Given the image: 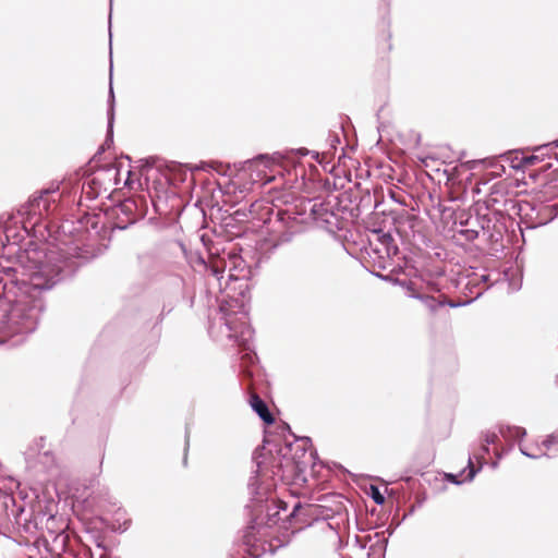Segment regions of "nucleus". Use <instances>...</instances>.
I'll use <instances>...</instances> for the list:
<instances>
[{"label":"nucleus","mask_w":558,"mask_h":558,"mask_svg":"<svg viewBox=\"0 0 558 558\" xmlns=\"http://www.w3.org/2000/svg\"><path fill=\"white\" fill-rule=\"evenodd\" d=\"M445 275V269L442 267H437L433 272H430V276L435 278H440Z\"/></svg>","instance_id":"49530a36"},{"label":"nucleus","mask_w":558,"mask_h":558,"mask_svg":"<svg viewBox=\"0 0 558 558\" xmlns=\"http://www.w3.org/2000/svg\"><path fill=\"white\" fill-rule=\"evenodd\" d=\"M481 470L482 466L476 468L472 465V458L470 456L469 464L464 470L460 473H444V480L453 485H461L463 483L472 482Z\"/></svg>","instance_id":"412c9836"},{"label":"nucleus","mask_w":558,"mask_h":558,"mask_svg":"<svg viewBox=\"0 0 558 558\" xmlns=\"http://www.w3.org/2000/svg\"><path fill=\"white\" fill-rule=\"evenodd\" d=\"M89 522L86 524V532L87 533H93V539H94V544L96 545L97 548L101 549L102 553L99 555V558H107V556L109 555V549L108 547L106 546L105 544V538L104 536H101L98 532L96 531H92L89 527Z\"/></svg>","instance_id":"c756f323"},{"label":"nucleus","mask_w":558,"mask_h":558,"mask_svg":"<svg viewBox=\"0 0 558 558\" xmlns=\"http://www.w3.org/2000/svg\"><path fill=\"white\" fill-rule=\"evenodd\" d=\"M390 197L397 204H400V205H404L405 204L404 201L401 197H399L395 192L390 193Z\"/></svg>","instance_id":"09e8293b"},{"label":"nucleus","mask_w":558,"mask_h":558,"mask_svg":"<svg viewBox=\"0 0 558 558\" xmlns=\"http://www.w3.org/2000/svg\"><path fill=\"white\" fill-rule=\"evenodd\" d=\"M498 203H500L499 198L495 196V192H492L486 201V208L493 209Z\"/></svg>","instance_id":"37998d69"},{"label":"nucleus","mask_w":558,"mask_h":558,"mask_svg":"<svg viewBox=\"0 0 558 558\" xmlns=\"http://www.w3.org/2000/svg\"><path fill=\"white\" fill-rule=\"evenodd\" d=\"M367 495L373 499L376 505L383 506L386 502L385 495L380 492L377 485L371 484Z\"/></svg>","instance_id":"7c9ffc66"},{"label":"nucleus","mask_w":558,"mask_h":558,"mask_svg":"<svg viewBox=\"0 0 558 558\" xmlns=\"http://www.w3.org/2000/svg\"><path fill=\"white\" fill-rule=\"evenodd\" d=\"M108 23H111V15L109 16ZM110 25H111V24H109V26H110Z\"/></svg>","instance_id":"0e129e2a"},{"label":"nucleus","mask_w":558,"mask_h":558,"mask_svg":"<svg viewBox=\"0 0 558 558\" xmlns=\"http://www.w3.org/2000/svg\"><path fill=\"white\" fill-rule=\"evenodd\" d=\"M374 275L376 277H378L379 279L384 280V281H389V282H391L393 284L401 286L402 288L408 290L410 293H412V291L415 288V284L412 281H410V280H401V279L395 277L391 274H388V275L374 274Z\"/></svg>","instance_id":"cd10ccee"},{"label":"nucleus","mask_w":558,"mask_h":558,"mask_svg":"<svg viewBox=\"0 0 558 558\" xmlns=\"http://www.w3.org/2000/svg\"><path fill=\"white\" fill-rule=\"evenodd\" d=\"M219 263L221 264V266H220V265H218V264H215V265H210V266H209V271H210V272H211V275H213L214 277H216L218 280H220V279L222 278L223 272H225V270H226V269H225V264H222L220 260H219Z\"/></svg>","instance_id":"4c0bfd02"},{"label":"nucleus","mask_w":558,"mask_h":558,"mask_svg":"<svg viewBox=\"0 0 558 558\" xmlns=\"http://www.w3.org/2000/svg\"><path fill=\"white\" fill-rule=\"evenodd\" d=\"M142 162H143V168L144 169L148 170V169H151V168L155 167L153 158L144 159V160H142Z\"/></svg>","instance_id":"a18cd8bd"},{"label":"nucleus","mask_w":558,"mask_h":558,"mask_svg":"<svg viewBox=\"0 0 558 558\" xmlns=\"http://www.w3.org/2000/svg\"><path fill=\"white\" fill-rule=\"evenodd\" d=\"M185 445H184V457H183V464L186 465L187 463V451H189V447H190V430L189 428L186 427L185 428Z\"/></svg>","instance_id":"79ce46f5"},{"label":"nucleus","mask_w":558,"mask_h":558,"mask_svg":"<svg viewBox=\"0 0 558 558\" xmlns=\"http://www.w3.org/2000/svg\"><path fill=\"white\" fill-rule=\"evenodd\" d=\"M494 210V215L495 216H500L502 217V213L499 210V209H493Z\"/></svg>","instance_id":"3c124183"},{"label":"nucleus","mask_w":558,"mask_h":558,"mask_svg":"<svg viewBox=\"0 0 558 558\" xmlns=\"http://www.w3.org/2000/svg\"><path fill=\"white\" fill-rule=\"evenodd\" d=\"M84 185L78 179L50 181L37 190V292L48 291L75 272L62 246L78 240L73 221L63 220L65 210L80 204Z\"/></svg>","instance_id":"f257e3e1"},{"label":"nucleus","mask_w":558,"mask_h":558,"mask_svg":"<svg viewBox=\"0 0 558 558\" xmlns=\"http://www.w3.org/2000/svg\"><path fill=\"white\" fill-rule=\"evenodd\" d=\"M508 203H510L512 205V207L514 206L513 202L512 201H509V199H505L504 201V205L506 206Z\"/></svg>","instance_id":"6e6d98bb"},{"label":"nucleus","mask_w":558,"mask_h":558,"mask_svg":"<svg viewBox=\"0 0 558 558\" xmlns=\"http://www.w3.org/2000/svg\"><path fill=\"white\" fill-rule=\"evenodd\" d=\"M306 214L305 210H298L294 208H286L279 209L277 211V221L281 225V227L293 226L295 228H301V225L304 222L302 218Z\"/></svg>","instance_id":"4be33fe9"},{"label":"nucleus","mask_w":558,"mask_h":558,"mask_svg":"<svg viewBox=\"0 0 558 558\" xmlns=\"http://www.w3.org/2000/svg\"><path fill=\"white\" fill-rule=\"evenodd\" d=\"M36 544H37V551H39L40 546H44L47 549L48 539L46 537H40L37 535Z\"/></svg>","instance_id":"c03bdc74"},{"label":"nucleus","mask_w":558,"mask_h":558,"mask_svg":"<svg viewBox=\"0 0 558 558\" xmlns=\"http://www.w3.org/2000/svg\"><path fill=\"white\" fill-rule=\"evenodd\" d=\"M274 230L269 238H265L257 243V253L255 254V267L260 268L263 264L269 262L272 254L282 245L290 244L302 228L293 226L281 227Z\"/></svg>","instance_id":"9d476101"},{"label":"nucleus","mask_w":558,"mask_h":558,"mask_svg":"<svg viewBox=\"0 0 558 558\" xmlns=\"http://www.w3.org/2000/svg\"><path fill=\"white\" fill-rule=\"evenodd\" d=\"M558 143L557 142H553V143H549V144H546V145H543L541 147L537 148V151H543V150H546V154L547 155H554L555 159L558 161Z\"/></svg>","instance_id":"c9c22d12"},{"label":"nucleus","mask_w":558,"mask_h":558,"mask_svg":"<svg viewBox=\"0 0 558 558\" xmlns=\"http://www.w3.org/2000/svg\"><path fill=\"white\" fill-rule=\"evenodd\" d=\"M538 160H539V155L533 154L531 156L524 157L519 165H512L511 167L514 169H520V168H523L526 166H532V165L536 163Z\"/></svg>","instance_id":"f704fd0d"},{"label":"nucleus","mask_w":558,"mask_h":558,"mask_svg":"<svg viewBox=\"0 0 558 558\" xmlns=\"http://www.w3.org/2000/svg\"><path fill=\"white\" fill-rule=\"evenodd\" d=\"M477 219L480 220V225L482 226L481 230L489 229L492 219L487 215L476 214Z\"/></svg>","instance_id":"a19ab883"},{"label":"nucleus","mask_w":558,"mask_h":558,"mask_svg":"<svg viewBox=\"0 0 558 558\" xmlns=\"http://www.w3.org/2000/svg\"><path fill=\"white\" fill-rule=\"evenodd\" d=\"M386 492H387V495H388V496H391V494H392V492H393V490L391 489V490H386Z\"/></svg>","instance_id":"052dcab7"},{"label":"nucleus","mask_w":558,"mask_h":558,"mask_svg":"<svg viewBox=\"0 0 558 558\" xmlns=\"http://www.w3.org/2000/svg\"><path fill=\"white\" fill-rule=\"evenodd\" d=\"M356 206L360 211L369 208L376 209L379 206V202L374 195L371 194L369 190H365L362 192V195L360 196V201Z\"/></svg>","instance_id":"bb28decb"},{"label":"nucleus","mask_w":558,"mask_h":558,"mask_svg":"<svg viewBox=\"0 0 558 558\" xmlns=\"http://www.w3.org/2000/svg\"><path fill=\"white\" fill-rule=\"evenodd\" d=\"M248 402L252 410L266 425H271L275 423V418L271 415L267 403L258 395L252 393L250 396Z\"/></svg>","instance_id":"b1692460"},{"label":"nucleus","mask_w":558,"mask_h":558,"mask_svg":"<svg viewBox=\"0 0 558 558\" xmlns=\"http://www.w3.org/2000/svg\"><path fill=\"white\" fill-rule=\"evenodd\" d=\"M471 216L472 215L466 210H460V211L456 213L453 226L454 227L459 226L460 228H466Z\"/></svg>","instance_id":"473e14b6"},{"label":"nucleus","mask_w":558,"mask_h":558,"mask_svg":"<svg viewBox=\"0 0 558 558\" xmlns=\"http://www.w3.org/2000/svg\"><path fill=\"white\" fill-rule=\"evenodd\" d=\"M327 142L329 144V150L320 154V156H323V159H322L323 161L325 160L327 155H330L331 151L337 150L338 145H340V143H341V140H340V136L338 133H329Z\"/></svg>","instance_id":"2f4dec72"},{"label":"nucleus","mask_w":558,"mask_h":558,"mask_svg":"<svg viewBox=\"0 0 558 558\" xmlns=\"http://www.w3.org/2000/svg\"><path fill=\"white\" fill-rule=\"evenodd\" d=\"M37 463L43 465L48 475V478L41 483V493L49 483H53L56 485L54 480L59 476L60 470L56 462V458L50 450H46L44 453H40L37 449Z\"/></svg>","instance_id":"6ab92c4d"},{"label":"nucleus","mask_w":558,"mask_h":558,"mask_svg":"<svg viewBox=\"0 0 558 558\" xmlns=\"http://www.w3.org/2000/svg\"><path fill=\"white\" fill-rule=\"evenodd\" d=\"M244 233V230L239 228L236 232H234L235 235H242Z\"/></svg>","instance_id":"5fc2aeb1"},{"label":"nucleus","mask_w":558,"mask_h":558,"mask_svg":"<svg viewBox=\"0 0 558 558\" xmlns=\"http://www.w3.org/2000/svg\"><path fill=\"white\" fill-rule=\"evenodd\" d=\"M112 53L110 52V77H109V90H108V99H107V133L104 145L111 146L113 145V126L116 120V96L112 84Z\"/></svg>","instance_id":"f3484780"},{"label":"nucleus","mask_w":558,"mask_h":558,"mask_svg":"<svg viewBox=\"0 0 558 558\" xmlns=\"http://www.w3.org/2000/svg\"><path fill=\"white\" fill-rule=\"evenodd\" d=\"M137 267L140 275L148 281L158 280L163 276V264L155 253L138 254Z\"/></svg>","instance_id":"2eb2a0df"},{"label":"nucleus","mask_w":558,"mask_h":558,"mask_svg":"<svg viewBox=\"0 0 558 558\" xmlns=\"http://www.w3.org/2000/svg\"><path fill=\"white\" fill-rule=\"evenodd\" d=\"M60 499V492L53 483H49L41 493L37 492V527L46 520V527L51 534H54L56 514Z\"/></svg>","instance_id":"9b49d317"},{"label":"nucleus","mask_w":558,"mask_h":558,"mask_svg":"<svg viewBox=\"0 0 558 558\" xmlns=\"http://www.w3.org/2000/svg\"><path fill=\"white\" fill-rule=\"evenodd\" d=\"M423 502H424V498H423V499L417 500V501H416V504H415L414 506H416V508H417V507H421V506L423 505Z\"/></svg>","instance_id":"603ef678"},{"label":"nucleus","mask_w":558,"mask_h":558,"mask_svg":"<svg viewBox=\"0 0 558 558\" xmlns=\"http://www.w3.org/2000/svg\"><path fill=\"white\" fill-rule=\"evenodd\" d=\"M251 215L252 209H247L245 207L238 208L229 216V218H227L226 227L231 228L235 227L238 223L241 225L243 222H247Z\"/></svg>","instance_id":"a878e982"},{"label":"nucleus","mask_w":558,"mask_h":558,"mask_svg":"<svg viewBox=\"0 0 558 558\" xmlns=\"http://www.w3.org/2000/svg\"><path fill=\"white\" fill-rule=\"evenodd\" d=\"M549 167H550V163H547V165L543 166L544 169L545 168H549Z\"/></svg>","instance_id":"680f3d73"},{"label":"nucleus","mask_w":558,"mask_h":558,"mask_svg":"<svg viewBox=\"0 0 558 558\" xmlns=\"http://www.w3.org/2000/svg\"><path fill=\"white\" fill-rule=\"evenodd\" d=\"M498 433L495 432H482L480 435V445L477 447L478 454H475V459L480 462V466L483 468L485 463V457L490 453V446L499 448V435L509 442L522 441L526 436V429L521 426L510 425L506 423H499L497 425Z\"/></svg>","instance_id":"1a4fd4ad"},{"label":"nucleus","mask_w":558,"mask_h":558,"mask_svg":"<svg viewBox=\"0 0 558 558\" xmlns=\"http://www.w3.org/2000/svg\"><path fill=\"white\" fill-rule=\"evenodd\" d=\"M173 308H174L173 302H165L162 305L161 312L157 317L156 324L161 323L163 320V318L166 317V315L171 313Z\"/></svg>","instance_id":"e433bc0d"},{"label":"nucleus","mask_w":558,"mask_h":558,"mask_svg":"<svg viewBox=\"0 0 558 558\" xmlns=\"http://www.w3.org/2000/svg\"><path fill=\"white\" fill-rule=\"evenodd\" d=\"M369 232L376 235L377 242L384 247V251L388 257H392L399 254V247L390 231H385L381 227H374L369 229Z\"/></svg>","instance_id":"aec40b11"},{"label":"nucleus","mask_w":558,"mask_h":558,"mask_svg":"<svg viewBox=\"0 0 558 558\" xmlns=\"http://www.w3.org/2000/svg\"><path fill=\"white\" fill-rule=\"evenodd\" d=\"M225 326L229 330L228 337L233 339L241 349V371L240 375L243 377H251L254 375V367H257L258 356L251 347V341L254 336V329L248 324L245 314L238 318L233 315L225 316Z\"/></svg>","instance_id":"0eeeda50"},{"label":"nucleus","mask_w":558,"mask_h":558,"mask_svg":"<svg viewBox=\"0 0 558 558\" xmlns=\"http://www.w3.org/2000/svg\"><path fill=\"white\" fill-rule=\"evenodd\" d=\"M35 264L14 268L12 301L0 295V344L24 343L35 331Z\"/></svg>","instance_id":"7ed1b4c3"},{"label":"nucleus","mask_w":558,"mask_h":558,"mask_svg":"<svg viewBox=\"0 0 558 558\" xmlns=\"http://www.w3.org/2000/svg\"><path fill=\"white\" fill-rule=\"evenodd\" d=\"M307 155H311L315 160H317L319 163L323 162L320 160V153L316 150H310L305 147L300 148H292L284 153L282 151H275L274 154H258L251 160H247L246 163L250 165V167L263 165L267 169H272L276 166H282L284 162L287 163H294L295 160L305 157Z\"/></svg>","instance_id":"f8f14e48"},{"label":"nucleus","mask_w":558,"mask_h":558,"mask_svg":"<svg viewBox=\"0 0 558 558\" xmlns=\"http://www.w3.org/2000/svg\"><path fill=\"white\" fill-rule=\"evenodd\" d=\"M366 544H367V542H366V541H364L363 543H360V547H361V548H365V547H366Z\"/></svg>","instance_id":"4d7b16f0"},{"label":"nucleus","mask_w":558,"mask_h":558,"mask_svg":"<svg viewBox=\"0 0 558 558\" xmlns=\"http://www.w3.org/2000/svg\"><path fill=\"white\" fill-rule=\"evenodd\" d=\"M11 238H20L23 239L24 236L16 233L14 229L7 225V222L0 221V244L5 245V243L10 242Z\"/></svg>","instance_id":"c85d7f7f"},{"label":"nucleus","mask_w":558,"mask_h":558,"mask_svg":"<svg viewBox=\"0 0 558 558\" xmlns=\"http://www.w3.org/2000/svg\"><path fill=\"white\" fill-rule=\"evenodd\" d=\"M96 480L90 478L88 484L76 487L70 496L73 514L87 524L89 518L95 515L104 521L98 514L107 510L109 506H116V498L110 494L106 485L95 484Z\"/></svg>","instance_id":"39448f33"},{"label":"nucleus","mask_w":558,"mask_h":558,"mask_svg":"<svg viewBox=\"0 0 558 558\" xmlns=\"http://www.w3.org/2000/svg\"><path fill=\"white\" fill-rule=\"evenodd\" d=\"M512 448H513V444L512 442H510L505 448H501V447L500 448H495L494 453H495L496 460L490 463V466L493 469H496L498 466V464H499V460H501L504 458V456L507 454Z\"/></svg>","instance_id":"72a5a7b5"},{"label":"nucleus","mask_w":558,"mask_h":558,"mask_svg":"<svg viewBox=\"0 0 558 558\" xmlns=\"http://www.w3.org/2000/svg\"><path fill=\"white\" fill-rule=\"evenodd\" d=\"M290 434L295 438L296 441H301V445L294 446V449L292 451V457L294 458V461L299 462H307L310 463L311 460L317 459V452L311 451L308 458H307V447L312 446V439L308 436H303L300 438H296L292 432Z\"/></svg>","instance_id":"5701e85b"},{"label":"nucleus","mask_w":558,"mask_h":558,"mask_svg":"<svg viewBox=\"0 0 558 558\" xmlns=\"http://www.w3.org/2000/svg\"><path fill=\"white\" fill-rule=\"evenodd\" d=\"M145 197L133 195L113 205L106 214L112 230H125L147 214Z\"/></svg>","instance_id":"6e6552de"},{"label":"nucleus","mask_w":558,"mask_h":558,"mask_svg":"<svg viewBox=\"0 0 558 558\" xmlns=\"http://www.w3.org/2000/svg\"><path fill=\"white\" fill-rule=\"evenodd\" d=\"M542 445L546 449H550L553 446L558 445V433H553V434L546 436V438L543 440ZM557 451H558V447H557Z\"/></svg>","instance_id":"58836bf2"},{"label":"nucleus","mask_w":558,"mask_h":558,"mask_svg":"<svg viewBox=\"0 0 558 558\" xmlns=\"http://www.w3.org/2000/svg\"><path fill=\"white\" fill-rule=\"evenodd\" d=\"M34 202L35 198L31 196L27 203L17 210V216L14 217V219H16L15 223L20 222L24 233L29 238L28 245H33L35 243V220H33L32 217Z\"/></svg>","instance_id":"a211bd4d"},{"label":"nucleus","mask_w":558,"mask_h":558,"mask_svg":"<svg viewBox=\"0 0 558 558\" xmlns=\"http://www.w3.org/2000/svg\"><path fill=\"white\" fill-rule=\"evenodd\" d=\"M133 184H134V180L132 179V172H131V170H128V177L124 181V185L132 187Z\"/></svg>","instance_id":"de8ad7c7"},{"label":"nucleus","mask_w":558,"mask_h":558,"mask_svg":"<svg viewBox=\"0 0 558 558\" xmlns=\"http://www.w3.org/2000/svg\"><path fill=\"white\" fill-rule=\"evenodd\" d=\"M277 454H272V449H268L267 453H262L259 456H255V464L256 470L254 471V475L251 477L257 478V490L265 494V496H271V493L263 487V483L260 476H266L270 473V476L274 481L279 480L284 484H299L300 482H305V470L307 468V462H299L294 461L292 457V451L294 449V444L287 442L283 446L275 445Z\"/></svg>","instance_id":"20e7f679"},{"label":"nucleus","mask_w":558,"mask_h":558,"mask_svg":"<svg viewBox=\"0 0 558 558\" xmlns=\"http://www.w3.org/2000/svg\"><path fill=\"white\" fill-rule=\"evenodd\" d=\"M519 450H520V452H521L523 456H525V457H527V458H530V459H538V458H541V457H547V458H549V457H550V456H549V454H547L546 452L532 453V452H530V451L527 450V448H526V447H524V446H522V445H519Z\"/></svg>","instance_id":"ea45409f"},{"label":"nucleus","mask_w":558,"mask_h":558,"mask_svg":"<svg viewBox=\"0 0 558 558\" xmlns=\"http://www.w3.org/2000/svg\"><path fill=\"white\" fill-rule=\"evenodd\" d=\"M427 288L432 292L440 293L438 298H435L429 294L417 292L415 289L412 291V293L409 294L410 298L416 299L422 301L426 307L432 312L435 313L439 307L449 306L451 308H458L462 306H466L477 300L482 292L478 291L475 296L466 299L464 301H451L448 300L442 293H441V286L437 281H428Z\"/></svg>","instance_id":"ddd939ff"},{"label":"nucleus","mask_w":558,"mask_h":558,"mask_svg":"<svg viewBox=\"0 0 558 558\" xmlns=\"http://www.w3.org/2000/svg\"><path fill=\"white\" fill-rule=\"evenodd\" d=\"M416 510V506H412L409 511L403 515V518L397 522L396 526H389L386 531L376 532L373 537H369L368 541L375 538V542L369 546L368 557L373 556L376 558H385L389 537L393 534L395 529L401 524L409 515H412Z\"/></svg>","instance_id":"dca6fc26"},{"label":"nucleus","mask_w":558,"mask_h":558,"mask_svg":"<svg viewBox=\"0 0 558 558\" xmlns=\"http://www.w3.org/2000/svg\"><path fill=\"white\" fill-rule=\"evenodd\" d=\"M374 252L380 253V250L379 248H374Z\"/></svg>","instance_id":"e2e57ef3"},{"label":"nucleus","mask_w":558,"mask_h":558,"mask_svg":"<svg viewBox=\"0 0 558 558\" xmlns=\"http://www.w3.org/2000/svg\"><path fill=\"white\" fill-rule=\"evenodd\" d=\"M199 262L201 264H205V259L202 256H199Z\"/></svg>","instance_id":"bf43d9fd"},{"label":"nucleus","mask_w":558,"mask_h":558,"mask_svg":"<svg viewBox=\"0 0 558 558\" xmlns=\"http://www.w3.org/2000/svg\"><path fill=\"white\" fill-rule=\"evenodd\" d=\"M476 216H471L466 228L453 229L454 233L464 238L468 242H473L480 235L482 226Z\"/></svg>","instance_id":"393cba45"},{"label":"nucleus","mask_w":558,"mask_h":558,"mask_svg":"<svg viewBox=\"0 0 558 558\" xmlns=\"http://www.w3.org/2000/svg\"><path fill=\"white\" fill-rule=\"evenodd\" d=\"M256 477H250L247 489L250 502L245 506L250 520L240 541L230 548L227 558H260L266 553L275 554L287 546L292 537L313 524L318 518V507L294 501L291 511L287 502L265 496L257 490Z\"/></svg>","instance_id":"f03ea898"},{"label":"nucleus","mask_w":558,"mask_h":558,"mask_svg":"<svg viewBox=\"0 0 558 558\" xmlns=\"http://www.w3.org/2000/svg\"><path fill=\"white\" fill-rule=\"evenodd\" d=\"M40 558H48V557H40Z\"/></svg>","instance_id":"338daca9"},{"label":"nucleus","mask_w":558,"mask_h":558,"mask_svg":"<svg viewBox=\"0 0 558 558\" xmlns=\"http://www.w3.org/2000/svg\"><path fill=\"white\" fill-rule=\"evenodd\" d=\"M193 304H194V296H192L191 300H190V306L192 307Z\"/></svg>","instance_id":"13d9d810"},{"label":"nucleus","mask_w":558,"mask_h":558,"mask_svg":"<svg viewBox=\"0 0 558 558\" xmlns=\"http://www.w3.org/2000/svg\"><path fill=\"white\" fill-rule=\"evenodd\" d=\"M526 206L530 207V211L525 214L526 229H536L546 226L558 216L557 204L526 203Z\"/></svg>","instance_id":"4468645a"},{"label":"nucleus","mask_w":558,"mask_h":558,"mask_svg":"<svg viewBox=\"0 0 558 558\" xmlns=\"http://www.w3.org/2000/svg\"><path fill=\"white\" fill-rule=\"evenodd\" d=\"M315 207H316V205H313V207H312V209H311V214H313V215H314V218H315V219H317V217H316V211H315Z\"/></svg>","instance_id":"864d4df0"},{"label":"nucleus","mask_w":558,"mask_h":558,"mask_svg":"<svg viewBox=\"0 0 558 558\" xmlns=\"http://www.w3.org/2000/svg\"><path fill=\"white\" fill-rule=\"evenodd\" d=\"M36 308H37V314L40 313V312H44L45 311V306L44 304L41 303V301L39 300V298L37 296V305H36Z\"/></svg>","instance_id":"8fccbe9b"},{"label":"nucleus","mask_w":558,"mask_h":558,"mask_svg":"<svg viewBox=\"0 0 558 558\" xmlns=\"http://www.w3.org/2000/svg\"><path fill=\"white\" fill-rule=\"evenodd\" d=\"M28 558H34L33 556H29Z\"/></svg>","instance_id":"69168bd1"},{"label":"nucleus","mask_w":558,"mask_h":558,"mask_svg":"<svg viewBox=\"0 0 558 558\" xmlns=\"http://www.w3.org/2000/svg\"><path fill=\"white\" fill-rule=\"evenodd\" d=\"M201 241L209 255H218L220 251L222 252L220 262L225 264V269H228V277L230 280L247 281L258 274L260 268L255 267V254L257 253V246L255 250L244 252L243 255L242 248L233 246L229 248V251H226L225 247H220V243L214 242L207 234H202Z\"/></svg>","instance_id":"423d86ee"}]
</instances>
